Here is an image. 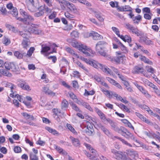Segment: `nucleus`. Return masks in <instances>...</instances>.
<instances>
[{
  "mask_svg": "<svg viewBox=\"0 0 160 160\" xmlns=\"http://www.w3.org/2000/svg\"><path fill=\"white\" fill-rule=\"evenodd\" d=\"M81 60L87 64L92 66L93 67L96 68H100L104 72L108 75H113L112 72L107 66L99 63L96 61L91 60L89 59L84 58H81Z\"/></svg>",
  "mask_w": 160,
  "mask_h": 160,
  "instance_id": "f257e3e1",
  "label": "nucleus"
},
{
  "mask_svg": "<svg viewBox=\"0 0 160 160\" xmlns=\"http://www.w3.org/2000/svg\"><path fill=\"white\" fill-rule=\"evenodd\" d=\"M107 45L108 44L106 42L103 41H100L96 44V50L101 56L108 59L111 58V56L108 55L104 50Z\"/></svg>",
  "mask_w": 160,
  "mask_h": 160,
  "instance_id": "f03ea898",
  "label": "nucleus"
},
{
  "mask_svg": "<svg viewBox=\"0 0 160 160\" xmlns=\"http://www.w3.org/2000/svg\"><path fill=\"white\" fill-rule=\"evenodd\" d=\"M19 34L24 38L22 41L21 45L24 49H27L30 45V42L29 38L30 37V33L28 31H20Z\"/></svg>",
  "mask_w": 160,
  "mask_h": 160,
  "instance_id": "7ed1b4c3",
  "label": "nucleus"
},
{
  "mask_svg": "<svg viewBox=\"0 0 160 160\" xmlns=\"http://www.w3.org/2000/svg\"><path fill=\"white\" fill-rule=\"evenodd\" d=\"M19 12L21 15L23 17V18L18 17L17 19L27 24L28 23L29 21H33L34 19L27 12H25L23 10L20 9Z\"/></svg>",
  "mask_w": 160,
  "mask_h": 160,
  "instance_id": "20e7f679",
  "label": "nucleus"
},
{
  "mask_svg": "<svg viewBox=\"0 0 160 160\" xmlns=\"http://www.w3.org/2000/svg\"><path fill=\"white\" fill-rule=\"evenodd\" d=\"M116 130L118 133L121 134L127 139L130 138L133 140H135V137L133 134L125 128L121 127L120 129H117Z\"/></svg>",
  "mask_w": 160,
  "mask_h": 160,
  "instance_id": "39448f33",
  "label": "nucleus"
},
{
  "mask_svg": "<svg viewBox=\"0 0 160 160\" xmlns=\"http://www.w3.org/2000/svg\"><path fill=\"white\" fill-rule=\"evenodd\" d=\"M52 45H51V47L48 46L46 44H43L42 45V49L41 51V53L42 54H44L45 53L47 52L48 51L50 50L51 48H52V51L51 53L56 52V51L55 50V48L57 47V45L53 43L52 44Z\"/></svg>",
  "mask_w": 160,
  "mask_h": 160,
  "instance_id": "423d86ee",
  "label": "nucleus"
},
{
  "mask_svg": "<svg viewBox=\"0 0 160 160\" xmlns=\"http://www.w3.org/2000/svg\"><path fill=\"white\" fill-rule=\"evenodd\" d=\"M38 25L37 24L32 23L31 24L28 30H26L24 31L29 32L30 33V35L31 33H33L36 34H39L41 33V31L38 28Z\"/></svg>",
  "mask_w": 160,
  "mask_h": 160,
  "instance_id": "0eeeda50",
  "label": "nucleus"
},
{
  "mask_svg": "<svg viewBox=\"0 0 160 160\" xmlns=\"http://www.w3.org/2000/svg\"><path fill=\"white\" fill-rule=\"evenodd\" d=\"M126 28L128 30H130L132 33L138 36H142V33L137 28L134 27L133 26L129 23L125 24Z\"/></svg>",
  "mask_w": 160,
  "mask_h": 160,
  "instance_id": "6e6552de",
  "label": "nucleus"
},
{
  "mask_svg": "<svg viewBox=\"0 0 160 160\" xmlns=\"http://www.w3.org/2000/svg\"><path fill=\"white\" fill-rule=\"evenodd\" d=\"M107 97L109 98H111L113 97H116L117 99L118 100L122 102L123 98L120 96L118 95L115 92H112L109 91H102Z\"/></svg>",
  "mask_w": 160,
  "mask_h": 160,
  "instance_id": "1a4fd4ad",
  "label": "nucleus"
},
{
  "mask_svg": "<svg viewBox=\"0 0 160 160\" xmlns=\"http://www.w3.org/2000/svg\"><path fill=\"white\" fill-rule=\"evenodd\" d=\"M79 50L83 52L87 56H90V53H92V51L91 49L82 44L79 45Z\"/></svg>",
  "mask_w": 160,
  "mask_h": 160,
  "instance_id": "9d476101",
  "label": "nucleus"
},
{
  "mask_svg": "<svg viewBox=\"0 0 160 160\" xmlns=\"http://www.w3.org/2000/svg\"><path fill=\"white\" fill-rule=\"evenodd\" d=\"M92 154L89 153L86 150H84V152L87 156L90 158V159L92 160H99V159L97 158L98 154L97 153V151L93 148H92Z\"/></svg>",
  "mask_w": 160,
  "mask_h": 160,
  "instance_id": "9b49d317",
  "label": "nucleus"
},
{
  "mask_svg": "<svg viewBox=\"0 0 160 160\" xmlns=\"http://www.w3.org/2000/svg\"><path fill=\"white\" fill-rule=\"evenodd\" d=\"M65 5L71 12L74 13H78V10L76 6L72 3L68 1H66Z\"/></svg>",
  "mask_w": 160,
  "mask_h": 160,
  "instance_id": "f8f14e48",
  "label": "nucleus"
},
{
  "mask_svg": "<svg viewBox=\"0 0 160 160\" xmlns=\"http://www.w3.org/2000/svg\"><path fill=\"white\" fill-rule=\"evenodd\" d=\"M4 66L7 70H11L14 72H16L17 71L16 66L13 62H6L4 64Z\"/></svg>",
  "mask_w": 160,
  "mask_h": 160,
  "instance_id": "ddd939ff",
  "label": "nucleus"
},
{
  "mask_svg": "<svg viewBox=\"0 0 160 160\" xmlns=\"http://www.w3.org/2000/svg\"><path fill=\"white\" fill-rule=\"evenodd\" d=\"M111 152L114 154L115 158L117 160H122V158L124 157L122 152L119 151H117L114 149H112Z\"/></svg>",
  "mask_w": 160,
  "mask_h": 160,
  "instance_id": "4468645a",
  "label": "nucleus"
},
{
  "mask_svg": "<svg viewBox=\"0 0 160 160\" xmlns=\"http://www.w3.org/2000/svg\"><path fill=\"white\" fill-rule=\"evenodd\" d=\"M95 127L97 129H100L102 130L107 135H108L110 134V132L109 130L100 123H96L95 124Z\"/></svg>",
  "mask_w": 160,
  "mask_h": 160,
  "instance_id": "2eb2a0df",
  "label": "nucleus"
},
{
  "mask_svg": "<svg viewBox=\"0 0 160 160\" xmlns=\"http://www.w3.org/2000/svg\"><path fill=\"white\" fill-rule=\"evenodd\" d=\"M94 111L100 117L102 122H105L106 121L107 118L105 117V114L100 109L96 107L94 108Z\"/></svg>",
  "mask_w": 160,
  "mask_h": 160,
  "instance_id": "dca6fc26",
  "label": "nucleus"
},
{
  "mask_svg": "<svg viewBox=\"0 0 160 160\" xmlns=\"http://www.w3.org/2000/svg\"><path fill=\"white\" fill-rule=\"evenodd\" d=\"M106 79L111 84L115 85L119 89H122V87L120 85L113 79L109 77H107L106 78Z\"/></svg>",
  "mask_w": 160,
  "mask_h": 160,
  "instance_id": "f3484780",
  "label": "nucleus"
},
{
  "mask_svg": "<svg viewBox=\"0 0 160 160\" xmlns=\"http://www.w3.org/2000/svg\"><path fill=\"white\" fill-rule=\"evenodd\" d=\"M61 106V108L62 110H66L68 108L69 106L68 102L65 99H63L62 101Z\"/></svg>",
  "mask_w": 160,
  "mask_h": 160,
  "instance_id": "a211bd4d",
  "label": "nucleus"
},
{
  "mask_svg": "<svg viewBox=\"0 0 160 160\" xmlns=\"http://www.w3.org/2000/svg\"><path fill=\"white\" fill-rule=\"evenodd\" d=\"M127 154L128 156H130L133 158H138V154L136 151H134L133 150H129L128 151Z\"/></svg>",
  "mask_w": 160,
  "mask_h": 160,
  "instance_id": "6ab92c4d",
  "label": "nucleus"
},
{
  "mask_svg": "<svg viewBox=\"0 0 160 160\" xmlns=\"http://www.w3.org/2000/svg\"><path fill=\"white\" fill-rule=\"evenodd\" d=\"M54 148L57 151L61 154L63 155H67V152L64 150L59 146L56 145H54Z\"/></svg>",
  "mask_w": 160,
  "mask_h": 160,
  "instance_id": "aec40b11",
  "label": "nucleus"
},
{
  "mask_svg": "<svg viewBox=\"0 0 160 160\" xmlns=\"http://www.w3.org/2000/svg\"><path fill=\"white\" fill-rule=\"evenodd\" d=\"M91 35L92 36L93 39L95 40L101 39L103 38L101 35L97 33H95V32L92 33H89V36Z\"/></svg>",
  "mask_w": 160,
  "mask_h": 160,
  "instance_id": "412c9836",
  "label": "nucleus"
},
{
  "mask_svg": "<svg viewBox=\"0 0 160 160\" xmlns=\"http://www.w3.org/2000/svg\"><path fill=\"white\" fill-rule=\"evenodd\" d=\"M139 59L142 61L150 65L152 64V62L149 60V59L146 58L145 57L142 55H139Z\"/></svg>",
  "mask_w": 160,
  "mask_h": 160,
  "instance_id": "4be33fe9",
  "label": "nucleus"
},
{
  "mask_svg": "<svg viewBox=\"0 0 160 160\" xmlns=\"http://www.w3.org/2000/svg\"><path fill=\"white\" fill-rule=\"evenodd\" d=\"M70 138L74 146L78 147L80 145V142L78 139L75 138L71 136L70 137Z\"/></svg>",
  "mask_w": 160,
  "mask_h": 160,
  "instance_id": "5701e85b",
  "label": "nucleus"
},
{
  "mask_svg": "<svg viewBox=\"0 0 160 160\" xmlns=\"http://www.w3.org/2000/svg\"><path fill=\"white\" fill-rule=\"evenodd\" d=\"M45 129L48 130L49 132L56 136H58L60 135V134L56 130L53 129L50 127H45Z\"/></svg>",
  "mask_w": 160,
  "mask_h": 160,
  "instance_id": "b1692460",
  "label": "nucleus"
},
{
  "mask_svg": "<svg viewBox=\"0 0 160 160\" xmlns=\"http://www.w3.org/2000/svg\"><path fill=\"white\" fill-rule=\"evenodd\" d=\"M114 138H117L119 140L122 142L125 145L129 146V147H132V145L130 143H128L125 140L117 136H115L114 137Z\"/></svg>",
  "mask_w": 160,
  "mask_h": 160,
  "instance_id": "393cba45",
  "label": "nucleus"
},
{
  "mask_svg": "<svg viewBox=\"0 0 160 160\" xmlns=\"http://www.w3.org/2000/svg\"><path fill=\"white\" fill-rule=\"evenodd\" d=\"M0 73L3 76L10 77L12 76L11 73L8 71L3 69H0Z\"/></svg>",
  "mask_w": 160,
  "mask_h": 160,
  "instance_id": "a878e982",
  "label": "nucleus"
},
{
  "mask_svg": "<svg viewBox=\"0 0 160 160\" xmlns=\"http://www.w3.org/2000/svg\"><path fill=\"white\" fill-rule=\"evenodd\" d=\"M34 50L35 48L33 47H31L28 51L27 53L25 52H23V55H24V56H28V57H30L32 56Z\"/></svg>",
  "mask_w": 160,
  "mask_h": 160,
  "instance_id": "bb28decb",
  "label": "nucleus"
},
{
  "mask_svg": "<svg viewBox=\"0 0 160 160\" xmlns=\"http://www.w3.org/2000/svg\"><path fill=\"white\" fill-rule=\"evenodd\" d=\"M66 50L68 52L72 54L73 56L78 58V55L71 48L69 47H66L65 48Z\"/></svg>",
  "mask_w": 160,
  "mask_h": 160,
  "instance_id": "cd10ccee",
  "label": "nucleus"
},
{
  "mask_svg": "<svg viewBox=\"0 0 160 160\" xmlns=\"http://www.w3.org/2000/svg\"><path fill=\"white\" fill-rule=\"evenodd\" d=\"M33 8H38L39 3L38 0H28Z\"/></svg>",
  "mask_w": 160,
  "mask_h": 160,
  "instance_id": "c85d7f7f",
  "label": "nucleus"
},
{
  "mask_svg": "<svg viewBox=\"0 0 160 160\" xmlns=\"http://www.w3.org/2000/svg\"><path fill=\"white\" fill-rule=\"evenodd\" d=\"M106 121L108 122L110 124L111 126L114 129V130L116 132H117V131L116 130L117 129H120V128L117 127L114 122L109 118H107Z\"/></svg>",
  "mask_w": 160,
  "mask_h": 160,
  "instance_id": "c756f323",
  "label": "nucleus"
},
{
  "mask_svg": "<svg viewBox=\"0 0 160 160\" xmlns=\"http://www.w3.org/2000/svg\"><path fill=\"white\" fill-rule=\"evenodd\" d=\"M118 54V55L114 58L115 61L117 63H119L121 61V60H122L123 56L119 52H116Z\"/></svg>",
  "mask_w": 160,
  "mask_h": 160,
  "instance_id": "7c9ffc66",
  "label": "nucleus"
},
{
  "mask_svg": "<svg viewBox=\"0 0 160 160\" xmlns=\"http://www.w3.org/2000/svg\"><path fill=\"white\" fill-rule=\"evenodd\" d=\"M69 104L71 106L72 108L76 111L77 112H81V111L80 110L79 108L72 102H70Z\"/></svg>",
  "mask_w": 160,
  "mask_h": 160,
  "instance_id": "2f4dec72",
  "label": "nucleus"
},
{
  "mask_svg": "<svg viewBox=\"0 0 160 160\" xmlns=\"http://www.w3.org/2000/svg\"><path fill=\"white\" fill-rule=\"evenodd\" d=\"M23 53H20V52L18 51H15L14 52V56L16 57L18 59H21L22 58V57L24 56L23 55Z\"/></svg>",
  "mask_w": 160,
  "mask_h": 160,
  "instance_id": "473e14b6",
  "label": "nucleus"
},
{
  "mask_svg": "<svg viewBox=\"0 0 160 160\" xmlns=\"http://www.w3.org/2000/svg\"><path fill=\"white\" fill-rule=\"evenodd\" d=\"M93 78L96 81L99 82L100 83L103 80V78L101 77V75L99 74L94 75Z\"/></svg>",
  "mask_w": 160,
  "mask_h": 160,
  "instance_id": "72a5a7b5",
  "label": "nucleus"
},
{
  "mask_svg": "<svg viewBox=\"0 0 160 160\" xmlns=\"http://www.w3.org/2000/svg\"><path fill=\"white\" fill-rule=\"evenodd\" d=\"M66 126L67 128L71 132L75 135L77 134V132L70 124L67 123Z\"/></svg>",
  "mask_w": 160,
  "mask_h": 160,
  "instance_id": "f704fd0d",
  "label": "nucleus"
},
{
  "mask_svg": "<svg viewBox=\"0 0 160 160\" xmlns=\"http://www.w3.org/2000/svg\"><path fill=\"white\" fill-rule=\"evenodd\" d=\"M133 69L135 72L138 73H142L143 72V69L142 68L138 66H136Z\"/></svg>",
  "mask_w": 160,
  "mask_h": 160,
  "instance_id": "c9c22d12",
  "label": "nucleus"
},
{
  "mask_svg": "<svg viewBox=\"0 0 160 160\" xmlns=\"http://www.w3.org/2000/svg\"><path fill=\"white\" fill-rule=\"evenodd\" d=\"M144 133L150 138H152L153 137H155L156 134L152 132H150L148 131H144Z\"/></svg>",
  "mask_w": 160,
  "mask_h": 160,
  "instance_id": "e433bc0d",
  "label": "nucleus"
},
{
  "mask_svg": "<svg viewBox=\"0 0 160 160\" xmlns=\"http://www.w3.org/2000/svg\"><path fill=\"white\" fill-rule=\"evenodd\" d=\"M19 86L25 90H28L29 89V86L25 83H22L18 84Z\"/></svg>",
  "mask_w": 160,
  "mask_h": 160,
  "instance_id": "4c0bfd02",
  "label": "nucleus"
},
{
  "mask_svg": "<svg viewBox=\"0 0 160 160\" xmlns=\"http://www.w3.org/2000/svg\"><path fill=\"white\" fill-rule=\"evenodd\" d=\"M5 87L10 88L11 90L15 89L16 88V87L15 85L9 82H7L6 84Z\"/></svg>",
  "mask_w": 160,
  "mask_h": 160,
  "instance_id": "58836bf2",
  "label": "nucleus"
},
{
  "mask_svg": "<svg viewBox=\"0 0 160 160\" xmlns=\"http://www.w3.org/2000/svg\"><path fill=\"white\" fill-rule=\"evenodd\" d=\"M11 14L13 16L16 17L18 14V12L17 9L15 8L10 11Z\"/></svg>",
  "mask_w": 160,
  "mask_h": 160,
  "instance_id": "ea45409f",
  "label": "nucleus"
},
{
  "mask_svg": "<svg viewBox=\"0 0 160 160\" xmlns=\"http://www.w3.org/2000/svg\"><path fill=\"white\" fill-rule=\"evenodd\" d=\"M29 157L30 160H38V156L32 152L30 153Z\"/></svg>",
  "mask_w": 160,
  "mask_h": 160,
  "instance_id": "a19ab883",
  "label": "nucleus"
},
{
  "mask_svg": "<svg viewBox=\"0 0 160 160\" xmlns=\"http://www.w3.org/2000/svg\"><path fill=\"white\" fill-rule=\"evenodd\" d=\"M23 115L27 119H31L32 120H34V118L32 115H29L26 112L23 113Z\"/></svg>",
  "mask_w": 160,
  "mask_h": 160,
  "instance_id": "79ce46f5",
  "label": "nucleus"
},
{
  "mask_svg": "<svg viewBox=\"0 0 160 160\" xmlns=\"http://www.w3.org/2000/svg\"><path fill=\"white\" fill-rule=\"evenodd\" d=\"M76 63L78 66L80 68H81L83 70H84L85 71L88 72V69L80 62H79V61H77V62H76Z\"/></svg>",
  "mask_w": 160,
  "mask_h": 160,
  "instance_id": "37998d69",
  "label": "nucleus"
},
{
  "mask_svg": "<svg viewBox=\"0 0 160 160\" xmlns=\"http://www.w3.org/2000/svg\"><path fill=\"white\" fill-rule=\"evenodd\" d=\"M68 95L74 101L77 98L76 96L73 92H68V94L67 95V96H68Z\"/></svg>",
  "mask_w": 160,
  "mask_h": 160,
  "instance_id": "c03bdc74",
  "label": "nucleus"
},
{
  "mask_svg": "<svg viewBox=\"0 0 160 160\" xmlns=\"http://www.w3.org/2000/svg\"><path fill=\"white\" fill-rule=\"evenodd\" d=\"M82 106L86 108L91 112H93V109L90 106L89 104L87 102H85L83 103Z\"/></svg>",
  "mask_w": 160,
  "mask_h": 160,
  "instance_id": "a18cd8bd",
  "label": "nucleus"
},
{
  "mask_svg": "<svg viewBox=\"0 0 160 160\" xmlns=\"http://www.w3.org/2000/svg\"><path fill=\"white\" fill-rule=\"evenodd\" d=\"M71 35L73 38H78L79 36V33L76 31H73L71 33Z\"/></svg>",
  "mask_w": 160,
  "mask_h": 160,
  "instance_id": "49530a36",
  "label": "nucleus"
},
{
  "mask_svg": "<svg viewBox=\"0 0 160 160\" xmlns=\"http://www.w3.org/2000/svg\"><path fill=\"white\" fill-rule=\"evenodd\" d=\"M5 26L9 30H11L14 32H15V29L14 27L7 23L6 24Z\"/></svg>",
  "mask_w": 160,
  "mask_h": 160,
  "instance_id": "de8ad7c7",
  "label": "nucleus"
},
{
  "mask_svg": "<svg viewBox=\"0 0 160 160\" xmlns=\"http://www.w3.org/2000/svg\"><path fill=\"white\" fill-rule=\"evenodd\" d=\"M65 15L68 19L71 20L74 18V15L69 13L68 12L65 13Z\"/></svg>",
  "mask_w": 160,
  "mask_h": 160,
  "instance_id": "09e8293b",
  "label": "nucleus"
},
{
  "mask_svg": "<svg viewBox=\"0 0 160 160\" xmlns=\"http://www.w3.org/2000/svg\"><path fill=\"white\" fill-rule=\"evenodd\" d=\"M85 92L84 94L85 96H88L89 95H92L94 94L95 92L94 91H85Z\"/></svg>",
  "mask_w": 160,
  "mask_h": 160,
  "instance_id": "8fccbe9b",
  "label": "nucleus"
},
{
  "mask_svg": "<svg viewBox=\"0 0 160 160\" xmlns=\"http://www.w3.org/2000/svg\"><path fill=\"white\" fill-rule=\"evenodd\" d=\"M0 11L2 12V15L4 16L7 15V10L5 7H0Z\"/></svg>",
  "mask_w": 160,
  "mask_h": 160,
  "instance_id": "3c124183",
  "label": "nucleus"
},
{
  "mask_svg": "<svg viewBox=\"0 0 160 160\" xmlns=\"http://www.w3.org/2000/svg\"><path fill=\"white\" fill-rule=\"evenodd\" d=\"M112 30L115 33V34L118 36H120L119 31L118 28L113 27L112 28Z\"/></svg>",
  "mask_w": 160,
  "mask_h": 160,
  "instance_id": "603ef678",
  "label": "nucleus"
},
{
  "mask_svg": "<svg viewBox=\"0 0 160 160\" xmlns=\"http://www.w3.org/2000/svg\"><path fill=\"white\" fill-rule=\"evenodd\" d=\"M93 129H89L88 128V126L86 130V133L89 135H91L93 133Z\"/></svg>",
  "mask_w": 160,
  "mask_h": 160,
  "instance_id": "864d4df0",
  "label": "nucleus"
},
{
  "mask_svg": "<svg viewBox=\"0 0 160 160\" xmlns=\"http://www.w3.org/2000/svg\"><path fill=\"white\" fill-rule=\"evenodd\" d=\"M75 102L78 105L82 106L84 102V101L82 99L78 98L75 101Z\"/></svg>",
  "mask_w": 160,
  "mask_h": 160,
  "instance_id": "5fc2aeb1",
  "label": "nucleus"
},
{
  "mask_svg": "<svg viewBox=\"0 0 160 160\" xmlns=\"http://www.w3.org/2000/svg\"><path fill=\"white\" fill-rule=\"evenodd\" d=\"M45 93L48 95L53 97L55 95V93L53 92L52 91H45Z\"/></svg>",
  "mask_w": 160,
  "mask_h": 160,
  "instance_id": "6e6d98bb",
  "label": "nucleus"
},
{
  "mask_svg": "<svg viewBox=\"0 0 160 160\" xmlns=\"http://www.w3.org/2000/svg\"><path fill=\"white\" fill-rule=\"evenodd\" d=\"M124 41L127 42L128 43L130 42H131V38L130 36L128 35H125Z\"/></svg>",
  "mask_w": 160,
  "mask_h": 160,
  "instance_id": "4d7b16f0",
  "label": "nucleus"
},
{
  "mask_svg": "<svg viewBox=\"0 0 160 160\" xmlns=\"http://www.w3.org/2000/svg\"><path fill=\"white\" fill-rule=\"evenodd\" d=\"M3 43L5 45H8L10 43V40L8 38H5L4 39Z\"/></svg>",
  "mask_w": 160,
  "mask_h": 160,
  "instance_id": "13d9d810",
  "label": "nucleus"
},
{
  "mask_svg": "<svg viewBox=\"0 0 160 160\" xmlns=\"http://www.w3.org/2000/svg\"><path fill=\"white\" fill-rule=\"evenodd\" d=\"M119 107L122 109L126 110L127 112L129 111V109L127 108V107L122 103L120 104L119 105Z\"/></svg>",
  "mask_w": 160,
  "mask_h": 160,
  "instance_id": "bf43d9fd",
  "label": "nucleus"
},
{
  "mask_svg": "<svg viewBox=\"0 0 160 160\" xmlns=\"http://www.w3.org/2000/svg\"><path fill=\"white\" fill-rule=\"evenodd\" d=\"M57 16V13L56 12H53L48 16V18L50 19H52L55 18Z\"/></svg>",
  "mask_w": 160,
  "mask_h": 160,
  "instance_id": "052dcab7",
  "label": "nucleus"
},
{
  "mask_svg": "<svg viewBox=\"0 0 160 160\" xmlns=\"http://www.w3.org/2000/svg\"><path fill=\"white\" fill-rule=\"evenodd\" d=\"M21 149L20 147L16 146L14 148V151L16 153H19L21 152Z\"/></svg>",
  "mask_w": 160,
  "mask_h": 160,
  "instance_id": "680f3d73",
  "label": "nucleus"
},
{
  "mask_svg": "<svg viewBox=\"0 0 160 160\" xmlns=\"http://www.w3.org/2000/svg\"><path fill=\"white\" fill-rule=\"evenodd\" d=\"M73 74L74 77L79 78L80 76L79 72L77 71H73Z\"/></svg>",
  "mask_w": 160,
  "mask_h": 160,
  "instance_id": "e2e57ef3",
  "label": "nucleus"
},
{
  "mask_svg": "<svg viewBox=\"0 0 160 160\" xmlns=\"http://www.w3.org/2000/svg\"><path fill=\"white\" fill-rule=\"evenodd\" d=\"M124 11H132V9L129 6H124Z\"/></svg>",
  "mask_w": 160,
  "mask_h": 160,
  "instance_id": "0e129e2a",
  "label": "nucleus"
},
{
  "mask_svg": "<svg viewBox=\"0 0 160 160\" xmlns=\"http://www.w3.org/2000/svg\"><path fill=\"white\" fill-rule=\"evenodd\" d=\"M40 139L41 138H40L39 140L36 142V143L42 146H43L45 144V142L41 140Z\"/></svg>",
  "mask_w": 160,
  "mask_h": 160,
  "instance_id": "69168bd1",
  "label": "nucleus"
},
{
  "mask_svg": "<svg viewBox=\"0 0 160 160\" xmlns=\"http://www.w3.org/2000/svg\"><path fill=\"white\" fill-rule=\"evenodd\" d=\"M93 12L94 14L95 17L98 19L101 16V13L97 11H93Z\"/></svg>",
  "mask_w": 160,
  "mask_h": 160,
  "instance_id": "338daca9",
  "label": "nucleus"
},
{
  "mask_svg": "<svg viewBox=\"0 0 160 160\" xmlns=\"http://www.w3.org/2000/svg\"><path fill=\"white\" fill-rule=\"evenodd\" d=\"M72 86L75 88H78V82L76 81H73L72 82Z\"/></svg>",
  "mask_w": 160,
  "mask_h": 160,
  "instance_id": "774afa93",
  "label": "nucleus"
}]
</instances>
